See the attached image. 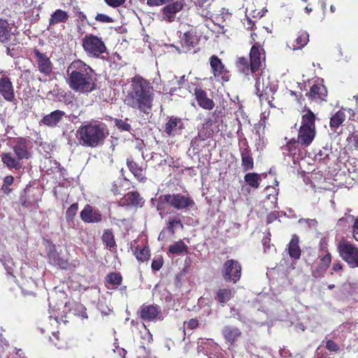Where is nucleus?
<instances>
[{
	"label": "nucleus",
	"instance_id": "b1692460",
	"mask_svg": "<svg viewBox=\"0 0 358 358\" xmlns=\"http://www.w3.org/2000/svg\"><path fill=\"white\" fill-rule=\"evenodd\" d=\"M352 222V235L354 238L358 241V217L355 218L353 215H345L343 217L338 220L337 224L346 227H349Z\"/></svg>",
	"mask_w": 358,
	"mask_h": 358
},
{
	"label": "nucleus",
	"instance_id": "5701e85b",
	"mask_svg": "<svg viewBox=\"0 0 358 358\" xmlns=\"http://www.w3.org/2000/svg\"><path fill=\"white\" fill-rule=\"evenodd\" d=\"M222 335L228 343H234L241 336V330L233 325H225L222 329Z\"/></svg>",
	"mask_w": 358,
	"mask_h": 358
},
{
	"label": "nucleus",
	"instance_id": "bb28decb",
	"mask_svg": "<svg viewBox=\"0 0 358 358\" xmlns=\"http://www.w3.org/2000/svg\"><path fill=\"white\" fill-rule=\"evenodd\" d=\"M48 256L50 264L55 266H58L62 269L67 268L69 266L67 260L60 257L59 254L55 249V247L49 250Z\"/></svg>",
	"mask_w": 358,
	"mask_h": 358
},
{
	"label": "nucleus",
	"instance_id": "c756f323",
	"mask_svg": "<svg viewBox=\"0 0 358 358\" xmlns=\"http://www.w3.org/2000/svg\"><path fill=\"white\" fill-rule=\"evenodd\" d=\"M11 27L6 20L0 19V42L7 43L12 36Z\"/></svg>",
	"mask_w": 358,
	"mask_h": 358
},
{
	"label": "nucleus",
	"instance_id": "3c124183",
	"mask_svg": "<svg viewBox=\"0 0 358 358\" xmlns=\"http://www.w3.org/2000/svg\"><path fill=\"white\" fill-rule=\"evenodd\" d=\"M95 20L102 23H112L114 22L112 17L106 14L102 13H98L95 17Z\"/></svg>",
	"mask_w": 358,
	"mask_h": 358
},
{
	"label": "nucleus",
	"instance_id": "20e7f679",
	"mask_svg": "<svg viewBox=\"0 0 358 358\" xmlns=\"http://www.w3.org/2000/svg\"><path fill=\"white\" fill-rule=\"evenodd\" d=\"M13 152H3L1 154L3 164L10 170L19 171L24 168V161L31 157L28 149V141L23 138H18L12 146Z\"/></svg>",
	"mask_w": 358,
	"mask_h": 358
},
{
	"label": "nucleus",
	"instance_id": "6e6d98bb",
	"mask_svg": "<svg viewBox=\"0 0 358 358\" xmlns=\"http://www.w3.org/2000/svg\"><path fill=\"white\" fill-rule=\"evenodd\" d=\"M184 325L187 329H189L190 330H193L199 326V321L195 318H192L188 321L185 322Z\"/></svg>",
	"mask_w": 358,
	"mask_h": 358
},
{
	"label": "nucleus",
	"instance_id": "09e8293b",
	"mask_svg": "<svg viewBox=\"0 0 358 358\" xmlns=\"http://www.w3.org/2000/svg\"><path fill=\"white\" fill-rule=\"evenodd\" d=\"M326 271L327 268L320 264L317 267L313 268L312 275L315 278H321L324 275Z\"/></svg>",
	"mask_w": 358,
	"mask_h": 358
},
{
	"label": "nucleus",
	"instance_id": "9d476101",
	"mask_svg": "<svg viewBox=\"0 0 358 358\" xmlns=\"http://www.w3.org/2000/svg\"><path fill=\"white\" fill-rule=\"evenodd\" d=\"M163 199L173 208L185 212L195 206V202L190 196L181 194H165Z\"/></svg>",
	"mask_w": 358,
	"mask_h": 358
},
{
	"label": "nucleus",
	"instance_id": "6e6552de",
	"mask_svg": "<svg viewBox=\"0 0 358 358\" xmlns=\"http://www.w3.org/2000/svg\"><path fill=\"white\" fill-rule=\"evenodd\" d=\"M241 266L237 260L228 259L222 267V277L225 282L235 284L241 278Z\"/></svg>",
	"mask_w": 358,
	"mask_h": 358
},
{
	"label": "nucleus",
	"instance_id": "603ef678",
	"mask_svg": "<svg viewBox=\"0 0 358 358\" xmlns=\"http://www.w3.org/2000/svg\"><path fill=\"white\" fill-rule=\"evenodd\" d=\"M300 224H306L308 227L315 229L317 225V221L315 219H304L301 218L299 220Z\"/></svg>",
	"mask_w": 358,
	"mask_h": 358
},
{
	"label": "nucleus",
	"instance_id": "4c0bfd02",
	"mask_svg": "<svg viewBox=\"0 0 358 358\" xmlns=\"http://www.w3.org/2000/svg\"><path fill=\"white\" fill-rule=\"evenodd\" d=\"M309 41V35L307 32L301 33L294 41L292 47L293 50H299L304 47Z\"/></svg>",
	"mask_w": 358,
	"mask_h": 358
},
{
	"label": "nucleus",
	"instance_id": "c9c22d12",
	"mask_svg": "<svg viewBox=\"0 0 358 358\" xmlns=\"http://www.w3.org/2000/svg\"><path fill=\"white\" fill-rule=\"evenodd\" d=\"M315 114L310 110H308L307 113L302 116L301 127L315 129Z\"/></svg>",
	"mask_w": 358,
	"mask_h": 358
},
{
	"label": "nucleus",
	"instance_id": "f257e3e1",
	"mask_svg": "<svg viewBox=\"0 0 358 358\" xmlns=\"http://www.w3.org/2000/svg\"><path fill=\"white\" fill-rule=\"evenodd\" d=\"M66 82L69 87L77 92L88 94L96 88V74L87 64L75 60L67 69Z\"/></svg>",
	"mask_w": 358,
	"mask_h": 358
},
{
	"label": "nucleus",
	"instance_id": "0e129e2a",
	"mask_svg": "<svg viewBox=\"0 0 358 358\" xmlns=\"http://www.w3.org/2000/svg\"><path fill=\"white\" fill-rule=\"evenodd\" d=\"M343 268L342 264L339 262L334 263L332 267V270L334 271H341Z\"/></svg>",
	"mask_w": 358,
	"mask_h": 358
},
{
	"label": "nucleus",
	"instance_id": "f704fd0d",
	"mask_svg": "<svg viewBox=\"0 0 358 358\" xmlns=\"http://www.w3.org/2000/svg\"><path fill=\"white\" fill-rule=\"evenodd\" d=\"M178 227L183 229V224L182 223L180 215L178 214L174 217H169L167 221V227L166 229L171 235L175 234V230Z\"/></svg>",
	"mask_w": 358,
	"mask_h": 358
},
{
	"label": "nucleus",
	"instance_id": "4d7b16f0",
	"mask_svg": "<svg viewBox=\"0 0 358 358\" xmlns=\"http://www.w3.org/2000/svg\"><path fill=\"white\" fill-rule=\"evenodd\" d=\"M326 348L331 352H337L339 350L338 345L332 340L327 341Z\"/></svg>",
	"mask_w": 358,
	"mask_h": 358
},
{
	"label": "nucleus",
	"instance_id": "6ab92c4d",
	"mask_svg": "<svg viewBox=\"0 0 358 358\" xmlns=\"http://www.w3.org/2000/svg\"><path fill=\"white\" fill-rule=\"evenodd\" d=\"M64 116L65 113L63 110H56L51 112L50 114L45 115L40 120L39 123L41 125H45L49 127H55Z\"/></svg>",
	"mask_w": 358,
	"mask_h": 358
},
{
	"label": "nucleus",
	"instance_id": "39448f33",
	"mask_svg": "<svg viewBox=\"0 0 358 358\" xmlns=\"http://www.w3.org/2000/svg\"><path fill=\"white\" fill-rule=\"evenodd\" d=\"M255 80L256 94L261 101H266L270 105L273 99V94L278 87L275 81H271L270 76L265 70H259L255 73H250Z\"/></svg>",
	"mask_w": 358,
	"mask_h": 358
},
{
	"label": "nucleus",
	"instance_id": "13d9d810",
	"mask_svg": "<svg viewBox=\"0 0 358 358\" xmlns=\"http://www.w3.org/2000/svg\"><path fill=\"white\" fill-rule=\"evenodd\" d=\"M331 257L329 253H327L320 259V264L327 268L331 263Z\"/></svg>",
	"mask_w": 358,
	"mask_h": 358
},
{
	"label": "nucleus",
	"instance_id": "ea45409f",
	"mask_svg": "<svg viewBox=\"0 0 358 358\" xmlns=\"http://www.w3.org/2000/svg\"><path fill=\"white\" fill-rule=\"evenodd\" d=\"M244 179L245 182L251 187L257 188L259 185L260 176L256 173H249L245 174Z\"/></svg>",
	"mask_w": 358,
	"mask_h": 358
},
{
	"label": "nucleus",
	"instance_id": "58836bf2",
	"mask_svg": "<svg viewBox=\"0 0 358 358\" xmlns=\"http://www.w3.org/2000/svg\"><path fill=\"white\" fill-rule=\"evenodd\" d=\"M187 246L182 241H178L169 246V251L171 254L180 255L184 251L187 252Z\"/></svg>",
	"mask_w": 358,
	"mask_h": 358
},
{
	"label": "nucleus",
	"instance_id": "052dcab7",
	"mask_svg": "<svg viewBox=\"0 0 358 358\" xmlns=\"http://www.w3.org/2000/svg\"><path fill=\"white\" fill-rule=\"evenodd\" d=\"M279 217L278 211H273L269 213L266 217V222L267 224H270L273 222L274 220H277Z\"/></svg>",
	"mask_w": 358,
	"mask_h": 358
},
{
	"label": "nucleus",
	"instance_id": "ddd939ff",
	"mask_svg": "<svg viewBox=\"0 0 358 358\" xmlns=\"http://www.w3.org/2000/svg\"><path fill=\"white\" fill-rule=\"evenodd\" d=\"M34 54L36 57V64L38 71L45 76L50 75L52 72L53 64L50 57L36 48L34 50Z\"/></svg>",
	"mask_w": 358,
	"mask_h": 358
},
{
	"label": "nucleus",
	"instance_id": "e2e57ef3",
	"mask_svg": "<svg viewBox=\"0 0 358 358\" xmlns=\"http://www.w3.org/2000/svg\"><path fill=\"white\" fill-rule=\"evenodd\" d=\"M14 178L12 176H7L3 179V185L10 186L13 183Z\"/></svg>",
	"mask_w": 358,
	"mask_h": 358
},
{
	"label": "nucleus",
	"instance_id": "dca6fc26",
	"mask_svg": "<svg viewBox=\"0 0 358 358\" xmlns=\"http://www.w3.org/2000/svg\"><path fill=\"white\" fill-rule=\"evenodd\" d=\"M185 129V124L182 119L171 116L169 117L165 124L164 131L169 136L174 137L182 134Z\"/></svg>",
	"mask_w": 358,
	"mask_h": 358
},
{
	"label": "nucleus",
	"instance_id": "5fc2aeb1",
	"mask_svg": "<svg viewBox=\"0 0 358 358\" xmlns=\"http://www.w3.org/2000/svg\"><path fill=\"white\" fill-rule=\"evenodd\" d=\"M106 3L112 8H118L123 5L126 0H104Z\"/></svg>",
	"mask_w": 358,
	"mask_h": 358
},
{
	"label": "nucleus",
	"instance_id": "69168bd1",
	"mask_svg": "<svg viewBox=\"0 0 358 358\" xmlns=\"http://www.w3.org/2000/svg\"><path fill=\"white\" fill-rule=\"evenodd\" d=\"M1 189L3 190V192L6 194H8L10 192L11 189L10 188L8 187V186L6 185H2V187H1Z\"/></svg>",
	"mask_w": 358,
	"mask_h": 358
},
{
	"label": "nucleus",
	"instance_id": "423d86ee",
	"mask_svg": "<svg viewBox=\"0 0 358 358\" xmlns=\"http://www.w3.org/2000/svg\"><path fill=\"white\" fill-rule=\"evenodd\" d=\"M250 64L245 57H239L236 62V67L240 73L245 76H248L250 73H255L262 66L261 52L259 46L254 45L252 46L250 52Z\"/></svg>",
	"mask_w": 358,
	"mask_h": 358
},
{
	"label": "nucleus",
	"instance_id": "7c9ffc66",
	"mask_svg": "<svg viewBox=\"0 0 358 358\" xmlns=\"http://www.w3.org/2000/svg\"><path fill=\"white\" fill-rule=\"evenodd\" d=\"M68 18L69 15L67 12L62 9L56 10L50 16V18L49 20V27L48 29L50 30V27L60 22H66Z\"/></svg>",
	"mask_w": 358,
	"mask_h": 358
},
{
	"label": "nucleus",
	"instance_id": "393cba45",
	"mask_svg": "<svg viewBox=\"0 0 358 358\" xmlns=\"http://www.w3.org/2000/svg\"><path fill=\"white\" fill-rule=\"evenodd\" d=\"M195 96L198 104L204 109L211 110L215 106L213 101L207 97V94L201 89H195Z\"/></svg>",
	"mask_w": 358,
	"mask_h": 358
},
{
	"label": "nucleus",
	"instance_id": "bf43d9fd",
	"mask_svg": "<svg viewBox=\"0 0 358 358\" xmlns=\"http://www.w3.org/2000/svg\"><path fill=\"white\" fill-rule=\"evenodd\" d=\"M164 197H165V195H161L157 203V210L159 211L160 214L162 213L161 212L164 210V204L167 203V201H164Z\"/></svg>",
	"mask_w": 358,
	"mask_h": 358
},
{
	"label": "nucleus",
	"instance_id": "774afa93",
	"mask_svg": "<svg viewBox=\"0 0 358 358\" xmlns=\"http://www.w3.org/2000/svg\"><path fill=\"white\" fill-rule=\"evenodd\" d=\"M78 16L80 20H84L86 19V15L81 11L78 13Z\"/></svg>",
	"mask_w": 358,
	"mask_h": 358
},
{
	"label": "nucleus",
	"instance_id": "cd10ccee",
	"mask_svg": "<svg viewBox=\"0 0 358 358\" xmlns=\"http://www.w3.org/2000/svg\"><path fill=\"white\" fill-rule=\"evenodd\" d=\"M315 136V129L300 127L298 136V143L308 146L313 141Z\"/></svg>",
	"mask_w": 358,
	"mask_h": 358
},
{
	"label": "nucleus",
	"instance_id": "c85d7f7f",
	"mask_svg": "<svg viewBox=\"0 0 358 358\" xmlns=\"http://www.w3.org/2000/svg\"><path fill=\"white\" fill-rule=\"evenodd\" d=\"M234 296V292L229 288H220L215 293L214 299L222 306H224Z\"/></svg>",
	"mask_w": 358,
	"mask_h": 358
},
{
	"label": "nucleus",
	"instance_id": "f8f14e48",
	"mask_svg": "<svg viewBox=\"0 0 358 358\" xmlns=\"http://www.w3.org/2000/svg\"><path fill=\"white\" fill-rule=\"evenodd\" d=\"M165 5L161 10L162 20L171 23L175 21L176 14L182 10L185 3L182 0H174Z\"/></svg>",
	"mask_w": 358,
	"mask_h": 358
},
{
	"label": "nucleus",
	"instance_id": "72a5a7b5",
	"mask_svg": "<svg viewBox=\"0 0 358 358\" xmlns=\"http://www.w3.org/2000/svg\"><path fill=\"white\" fill-rule=\"evenodd\" d=\"M327 95V90L324 85H314L311 87L309 96L313 99L324 100Z\"/></svg>",
	"mask_w": 358,
	"mask_h": 358
},
{
	"label": "nucleus",
	"instance_id": "37998d69",
	"mask_svg": "<svg viewBox=\"0 0 358 358\" xmlns=\"http://www.w3.org/2000/svg\"><path fill=\"white\" fill-rule=\"evenodd\" d=\"M78 209V203H73L66 211V220L69 224L73 223V219Z\"/></svg>",
	"mask_w": 358,
	"mask_h": 358
},
{
	"label": "nucleus",
	"instance_id": "a19ab883",
	"mask_svg": "<svg viewBox=\"0 0 358 358\" xmlns=\"http://www.w3.org/2000/svg\"><path fill=\"white\" fill-rule=\"evenodd\" d=\"M103 242L110 249L115 246V241L112 231L109 229L105 230L102 236Z\"/></svg>",
	"mask_w": 358,
	"mask_h": 358
},
{
	"label": "nucleus",
	"instance_id": "e433bc0d",
	"mask_svg": "<svg viewBox=\"0 0 358 358\" xmlns=\"http://www.w3.org/2000/svg\"><path fill=\"white\" fill-rule=\"evenodd\" d=\"M37 201L38 199L36 198H35L33 195L30 196L27 194L26 192L24 193V195H22L20 196V202L22 206L30 210L37 208Z\"/></svg>",
	"mask_w": 358,
	"mask_h": 358
},
{
	"label": "nucleus",
	"instance_id": "338daca9",
	"mask_svg": "<svg viewBox=\"0 0 358 358\" xmlns=\"http://www.w3.org/2000/svg\"><path fill=\"white\" fill-rule=\"evenodd\" d=\"M187 80L185 79V76H182L180 77L179 80H178V84L179 85H182Z\"/></svg>",
	"mask_w": 358,
	"mask_h": 358
},
{
	"label": "nucleus",
	"instance_id": "c03bdc74",
	"mask_svg": "<svg viewBox=\"0 0 358 358\" xmlns=\"http://www.w3.org/2000/svg\"><path fill=\"white\" fill-rule=\"evenodd\" d=\"M7 273L11 275L13 278H15L14 275V263L13 259L10 257H4L3 259H1Z\"/></svg>",
	"mask_w": 358,
	"mask_h": 358
},
{
	"label": "nucleus",
	"instance_id": "a878e982",
	"mask_svg": "<svg viewBox=\"0 0 358 358\" xmlns=\"http://www.w3.org/2000/svg\"><path fill=\"white\" fill-rule=\"evenodd\" d=\"M299 243V237L296 235H293L285 249L288 251L289 257L294 260H297L301 257V251Z\"/></svg>",
	"mask_w": 358,
	"mask_h": 358
},
{
	"label": "nucleus",
	"instance_id": "f3484780",
	"mask_svg": "<svg viewBox=\"0 0 358 358\" xmlns=\"http://www.w3.org/2000/svg\"><path fill=\"white\" fill-rule=\"evenodd\" d=\"M241 166L244 171L252 170L254 168V162L252 157L251 150H250L248 142L245 139L242 145L240 147Z\"/></svg>",
	"mask_w": 358,
	"mask_h": 358
},
{
	"label": "nucleus",
	"instance_id": "2eb2a0df",
	"mask_svg": "<svg viewBox=\"0 0 358 358\" xmlns=\"http://www.w3.org/2000/svg\"><path fill=\"white\" fill-rule=\"evenodd\" d=\"M0 94L8 101L12 102L15 99L14 87L10 79L6 76L5 72L0 70Z\"/></svg>",
	"mask_w": 358,
	"mask_h": 358
},
{
	"label": "nucleus",
	"instance_id": "a18cd8bd",
	"mask_svg": "<svg viewBox=\"0 0 358 358\" xmlns=\"http://www.w3.org/2000/svg\"><path fill=\"white\" fill-rule=\"evenodd\" d=\"M134 255L138 261L143 262L147 261L150 257L149 250L146 248H139L137 247L135 250Z\"/></svg>",
	"mask_w": 358,
	"mask_h": 358
},
{
	"label": "nucleus",
	"instance_id": "1a4fd4ad",
	"mask_svg": "<svg viewBox=\"0 0 358 358\" xmlns=\"http://www.w3.org/2000/svg\"><path fill=\"white\" fill-rule=\"evenodd\" d=\"M340 256L347 262L350 268L358 267V248L350 243L341 241L338 244Z\"/></svg>",
	"mask_w": 358,
	"mask_h": 358
},
{
	"label": "nucleus",
	"instance_id": "2f4dec72",
	"mask_svg": "<svg viewBox=\"0 0 358 358\" xmlns=\"http://www.w3.org/2000/svg\"><path fill=\"white\" fill-rule=\"evenodd\" d=\"M127 164L130 171L140 181L145 179L144 169L131 159H127Z\"/></svg>",
	"mask_w": 358,
	"mask_h": 358
},
{
	"label": "nucleus",
	"instance_id": "0eeeda50",
	"mask_svg": "<svg viewBox=\"0 0 358 358\" xmlns=\"http://www.w3.org/2000/svg\"><path fill=\"white\" fill-rule=\"evenodd\" d=\"M83 47L88 55L97 58L106 52L107 50L102 39L92 34L85 36L83 38Z\"/></svg>",
	"mask_w": 358,
	"mask_h": 358
},
{
	"label": "nucleus",
	"instance_id": "8fccbe9b",
	"mask_svg": "<svg viewBox=\"0 0 358 358\" xmlns=\"http://www.w3.org/2000/svg\"><path fill=\"white\" fill-rule=\"evenodd\" d=\"M296 141H292L287 143L285 146L282 147V152L285 155H291L295 150Z\"/></svg>",
	"mask_w": 358,
	"mask_h": 358
},
{
	"label": "nucleus",
	"instance_id": "864d4df0",
	"mask_svg": "<svg viewBox=\"0 0 358 358\" xmlns=\"http://www.w3.org/2000/svg\"><path fill=\"white\" fill-rule=\"evenodd\" d=\"M163 259L162 257H157L152 260V269L154 271H159L163 266Z\"/></svg>",
	"mask_w": 358,
	"mask_h": 358
},
{
	"label": "nucleus",
	"instance_id": "de8ad7c7",
	"mask_svg": "<svg viewBox=\"0 0 358 358\" xmlns=\"http://www.w3.org/2000/svg\"><path fill=\"white\" fill-rule=\"evenodd\" d=\"M115 125L121 131H129L131 129V125L128 123V119L116 120Z\"/></svg>",
	"mask_w": 358,
	"mask_h": 358
},
{
	"label": "nucleus",
	"instance_id": "a211bd4d",
	"mask_svg": "<svg viewBox=\"0 0 358 358\" xmlns=\"http://www.w3.org/2000/svg\"><path fill=\"white\" fill-rule=\"evenodd\" d=\"M81 220L87 223H97L101 221L102 215L98 210L87 204L80 212Z\"/></svg>",
	"mask_w": 358,
	"mask_h": 358
},
{
	"label": "nucleus",
	"instance_id": "aec40b11",
	"mask_svg": "<svg viewBox=\"0 0 358 358\" xmlns=\"http://www.w3.org/2000/svg\"><path fill=\"white\" fill-rule=\"evenodd\" d=\"M215 113L216 110L213 113V115L212 117H209L205 120V123L203 124L202 128L199 130L197 136L191 141V144H192L197 138L203 141L213 135V131L211 129V127L215 122Z\"/></svg>",
	"mask_w": 358,
	"mask_h": 358
},
{
	"label": "nucleus",
	"instance_id": "473e14b6",
	"mask_svg": "<svg viewBox=\"0 0 358 358\" xmlns=\"http://www.w3.org/2000/svg\"><path fill=\"white\" fill-rule=\"evenodd\" d=\"M345 120V113L343 110H339L330 119V127L331 130L336 132V129L343 124Z\"/></svg>",
	"mask_w": 358,
	"mask_h": 358
},
{
	"label": "nucleus",
	"instance_id": "4be33fe9",
	"mask_svg": "<svg viewBox=\"0 0 358 358\" xmlns=\"http://www.w3.org/2000/svg\"><path fill=\"white\" fill-rule=\"evenodd\" d=\"M122 206H131L142 207L144 203L143 199L137 192H130L126 194L120 201Z\"/></svg>",
	"mask_w": 358,
	"mask_h": 358
},
{
	"label": "nucleus",
	"instance_id": "7ed1b4c3",
	"mask_svg": "<svg viewBox=\"0 0 358 358\" xmlns=\"http://www.w3.org/2000/svg\"><path fill=\"white\" fill-rule=\"evenodd\" d=\"M76 134L80 145L92 148L102 145L108 135L106 124L99 121L85 122Z\"/></svg>",
	"mask_w": 358,
	"mask_h": 358
},
{
	"label": "nucleus",
	"instance_id": "412c9836",
	"mask_svg": "<svg viewBox=\"0 0 358 358\" xmlns=\"http://www.w3.org/2000/svg\"><path fill=\"white\" fill-rule=\"evenodd\" d=\"M199 41V36L194 31L190 30L186 31L181 38L183 52L190 51L198 44Z\"/></svg>",
	"mask_w": 358,
	"mask_h": 358
},
{
	"label": "nucleus",
	"instance_id": "4468645a",
	"mask_svg": "<svg viewBox=\"0 0 358 358\" xmlns=\"http://www.w3.org/2000/svg\"><path fill=\"white\" fill-rule=\"evenodd\" d=\"M210 64L214 76L217 79V80L222 82H227L229 80V72L225 69L220 59L215 55H213L210 58Z\"/></svg>",
	"mask_w": 358,
	"mask_h": 358
},
{
	"label": "nucleus",
	"instance_id": "49530a36",
	"mask_svg": "<svg viewBox=\"0 0 358 358\" xmlns=\"http://www.w3.org/2000/svg\"><path fill=\"white\" fill-rule=\"evenodd\" d=\"M122 276L117 273H110L106 277L108 283L113 285H119L122 282Z\"/></svg>",
	"mask_w": 358,
	"mask_h": 358
},
{
	"label": "nucleus",
	"instance_id": "f03ea898",
	"mask_svg": "<svg viewBox=\"0 0 358 358\" xmlns=\"http://www.w3.org/2000/svg\"><path fill=\"white\" fill-rule=\"evenodd\" d=\"M154 99L153 87L141 77H135L131 81V88L125 97V103L141 113L151 114Z\"/></svg>",
	"mask_w": 358,
	"mask_h": 358
},
{
	"label": "nucleus",
	"instance_id": "79ce46f5",
	"mask_svg": "<svg viewBox=\"0 0 358 358\" xmlns=\"http://www.w3.org/2000/svg\"><path fill=\"white\" fill-rule=\"evenodd\" d=\"M73 314L80 317L82 319H87L88 317L86 308L80 303H73L71 306Z\"/></svg>",
	"mask_w": 358,
	"mask_h": 358
},
{
	"label": "nucleus",
	"instance_id": "680f3d73",
	"mask_svg": "<svg viewBox=\"0 0 358 358\" xmlns=\"http://www.w3.org/2000/svg\"><path fill=\"white\" fill-rule=\"evenodd\" d=\"M121 182H122V179H120V178H119L117 180H116L113 182L112 188H111V191L115 194H121L120 190L119 189V186Z\"/></svg>",
	"mask_w": 358,
	"mask_h": 358
},
{
	"label": "nucleus",
	"instance_id": "9b49d317",
	"mask_svg": "<svg viewBox=\"0 0 358 358\" xmlns=\"http://www.w3.org/2000/svg\"><path fill=\"white\" fill-rule=\"evenodd\" d=\"M137 315L145 322H155L164 320L161 307L154 304H143L138 308Z\"/></svg>",
	"mask_w": 358,
	"mask_h": 358
}]
</instances>
